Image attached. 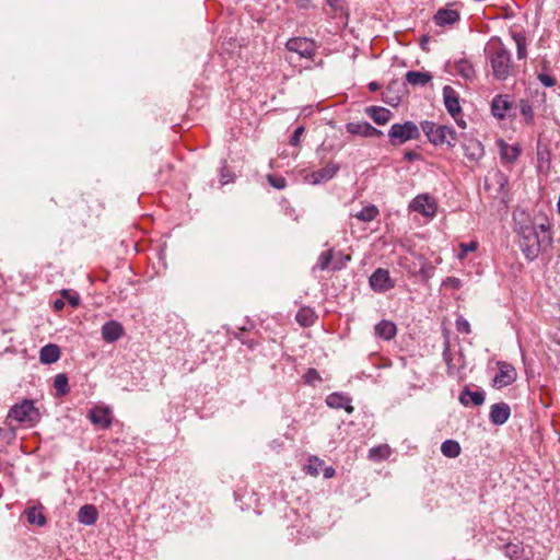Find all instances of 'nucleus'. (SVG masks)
I'll use <instances>...</instances> for the list:
<instances>
[{"instance_id":"f257e3e1","label":"nucleus","mask_w":560,"mask_h":560,"mask_svg":"<svg viewBox=\"0 0 560 560\" xmlns=\"http://www.w3.org/2000/svg\"><path fill=\"white\" fill-rule=\"evenodd\" d=\"M515 231L520 237V248L529 261L535 260L540 253L541 245L550 241L549 228L546 224L518 223Z\"/></svg>"},{"instance_id":"f03ea898","label":"nucleus","mask_w":560,"mask_h":560,"mask_svg":"<svg viewBox=\"0 0 560 560\" xmlns=\"http://www.w3.org/2000/svg\"><path fill=\"white\" fill-rule=\"evenodd\" d=\"M421 129L427 136L429 142L434 145H447V148H454L458 140L454 129L445 125L424 120L421 122Z\"/></svg>"},{"instance_id":"7ed1b4c3","label":"nucleus","mask_w":560,"mask_h":560,"mask_svg":"<svg viewBox=\"0 0 560 560\" xmlns=\"http://www.w3.org/2000/svg\"><path fill=\"white\" fill-rule=\"evenodd\" d=\"M489 58L495 79L501 81L508 79L512 68L510 51L499 43L498 45H492L490 47Z\"/></svg>"},{"instance_id":"20e7f679","label":"nucleus","mask_w":560,"mask_h":560,"mask_svg":"<svg viewBox=\"0 0 560 560\" xmlns=\"http://www.w3.org/2000/svg\"><path fill=\"white\" fill-rule=\"evenodd\" d=\"M8 418L14 419L19 423L34 425L39 422L40 412L32 399H24L22 402L11 407Z\"/></svg>"},{"instance_id":"39448f33","label":"nucleus","mask_w":560,"mask_h":560,"mask_svg":"<svg viewBox=\"0 0 560 560\" xmlns=\"http://www.w3.org/2000/svg\"><path fill=\"white\" fill-rule=\"evenodd\" d=\"M388 137L390 144L400 145L409 140H417L420 137V129L413 121L392 125Z\"/></svg>"},{"instance_id":"423d86ee","label":"nucleus","mask_w":560,"mask_h":560,"mask_svg":"<svg viewBox=\"0 0 560 560\" xmlns=\"http://www.w3.org/2000/svg\"><path fill=\"white\" fill-rule=\"evenodd\" d=\"M285 47L289 51L296 52L300 57L304 58H312L316 49L315 43L305 37L291 38Z\"/></svg>"},{"instance_id":"0eeeda50","label":"nucleus","mask_w":560,"mask_h":560,"mask_svg":"<svg viewBox=\"0 0 560 560\" xmlns=\"http://www.w3.org/2000/svg\"><path fill=\"white\" fill-rule=\"evenodd\" d=\"M462 147H463L465 156L470 162L477 163L485 155L483 145L476 138L466 137L463 135Z\"/></svg>"},{"instance_id":"6e6552de","label":"nucleus","mask_w":560,"mask_h":560,"mask_svg":"<svg viewBox=\"0 0 560 560\" xmlns=\"http://www.w3.org/2000/svg\"><path fill=\"white\" fill-rule=\"evenodd\" d=\"M499 372L493 377V386L502 388L511 385L516 380L515 369L506 362H498Z\"/></svg>"},{"instance_id":"1a4fd4ad","label":"nucleus","mask_w":560,"mask_h":560,"mask_svg":"<svg viewBox=\"0 0 560 560\" xmlns=\"http://www.w3.org/2000/svg\"><path fill=\"white\" fill-rule=\"evenodd\" d=\"M410 208L425 217H433L436 211V203L429 195H419L411 201Z\"/></svg>"},{"instance_id":"9d476101","label":"nucleus","mask_w":560,"mask_h":560,"mask_svg":"<svg viewBox=\"0 0 560 560\" xmlns=\"http://www.w3.org/2000/svg\"><path fill=\"white\" fill-rule=\"evenodd\" d=\"M346 129L351 135H357V136H361L364 138H373V137L383 136V132L381 130L376 129L368 121L348 122L346 125Z\"/></svg>"},{"instance_id":"9b49d317","label":"nucleus","mask_w":560,"mask_h":560,"mask_svg":"<svg viewBox=\"0 0 560 560\" xmlns=\"http://www.w3.org/2000/svg\"><path fill=\"white\" fill-rule=\"evenodd\" d=\"M443 101L448 114L456 119L462 112L457 92L450 85L443 88Z\"/></svg>"},{"instance_id":"f8f14e48","label":"nucleus","mask_w":560,"mask_h":560,"mask_svg":"<svg viewBox=\"0 0 560 560\" xmlns=\"http://www.w3.org/2000/svg\"><path fill=\"white\" fill-rule=\"evenodd\" d=\"M504 555L510 560H530L533 551L528 547H524L521 542H509L503 547Z\"/></svg>"},{"instance_id":"ddd939ff","label":"nucleus","mask_w":560,"mask_h":560,"mask_svg":"<svg viewBox=\"0 0 560 560\" xmlns=\"http://www.w3.org/2000/svg\"><path fill=\"white\" fill-rule=\"evenodd\" d=\"M339 171V165L335 163H329L326 166L312 172L307 175V180L313 185H318L324 182L331 179L337 172Z\"/></svg>"},{"instance_id":"4468645a","label":"nucleus","mask_w":560,"mask_h":560,"mask_svg":"<svg viewBox=\"0 0 560 560\" xmlns=\"http://www.w3.org/2000/svg\"><path fill=\"white\" fill-rule=\"evenodd\" d=\"M370 284L376 291H387L394 287V283L389 277V272L386 269L378 268L370 277Z\"/></svg>"},{"instance_id":"2eb2a0df","label":"nucleus","mask_w":560,"mask_h":560,"mask_svg":"<svg viewBox=\"0 0 560 560\" xmlns=\"http://www.w3.org/2000/svg\"><path fill=\"white\" fill-rule=\"evenodd\" d=\"M89 419L94 425L101 429H108L113 422V416L109 408L95 407L90 410Z\"/></svg>"},{"instance_id":"dca6fc26","label":"nucleus","mask_w":560,"mask_h":560,"mask_svg":"<svg viewBox=\"0 0 560 560\" xmlns=\"http://www.w3.org/2000/svg\"><path fill=\"white\" fill-rule=\"evenodd\" d=\"M511 409L506 402H498L491 406L489 418L495 425L504 424L510 418Z\"/></svg>"},{"instance_id":"f3484780","label":"nucleus","mask_w":560,"mask_h":560,"mask_svg":"<svg viewBox=\"0 0 560 560\" xmlns=\"http://www.w3.org/2000/svg\"><path fill=\"white\" fill-rule=\"evenodd\" d=\"M460 14L458 11L447 8L439 9L433 16V21L439 26L453 25L458 22Z\"/></svg>"},{"instance_id":"a211bd4d","label":"nucleus","mask_w":560,"mask_h":560,"mask_svg":"<svg viewBox=\"0 0 560 560\" xmlns=\"http://www.w3.org/2000/svg\"><path fill=\"white\" fill-rule=\"evenodd\" d=\"M101 332L106 342H115L122 336L124 327L116 320H109L102 326Z\"/></svg>"},{"instance_id":"6ab92c4d","label":"nucleus","mask_w":560,"mask_h":560,"mask_svg":"<svg viewBox=\"0 0 560 560\" xmlns=\"http://www.w3.org/2000/svg\"><path fill=\"white\" fill-rule=\"evenodd\" d=\"M458 399L465 407L470 404L474 406H480L485 402V394L481 390L471 392L468 386H465L460 392Z\"/></svg>"},{"instance_id":"aec40b11","label":"nucleus","mask_w":560,"mask_h":560,"mask_svg":"<svg viewBox=\"0 0 560 560\" xmlns=\"http://www.w3.org/2000/svg\"><path fill=\"white\" fill-rule=\"evenodd\" d=\"M326 404L330 408H343L348 413H351L353 411V407L351 406V399L348 396H345L340 393H332L328 395L326 398Z\"/></svg>"},{"instance_id":"412c9836","label":"nucleus","mask_w":560,"mask_h":560,"mask_svg":"<svg viewBox=\"0 0 560 560\" xmlns=\"http://www.w3.org/2000/svg\"><path fill=\"white\" fill-rule=\"evenodd\" d=\"M365 113L377 125L387 124L393 116L389 109L378 106H370L365 109Z\"/></svg>"},{"instance_id":"4be33fe9","label":"nucleus","mask_w":560,"mask_h":560,"mask_svg":"<svg viewBox=\"0 0 560 560\" xmlns=\"http://www.w3.org/2000/svg\"><path fill=\"white\" fill-rule=\"evenodd\" d=\"M511 104L506 95H497L491 102V113L497 118H504Z\"/></svg>"},{"instance_id":"5701e85b","label":"nucleus","mask_w":560,"mask_h":560,"mask_svg":"<svg viewBox=\"0 0 560 560\" xmlns=\"http://www.w3.org/2000/svg\"><path fill=\"white\" fill-rule=\"evenodd\" d=\"M60 358V349L57 345L48 343L39 351V360L43 364H52Z\"/></svg>"},{"instance_id":"b1692460","label":"nucleus","mask_w":560,"mask_h":560,"mask_svg":"<svg viewBox=\"0 0 560 560\" xmlns=\"http://www.w3.org/2000/svg\"><path fill=\"white\" fill-rule=\"evenodd\" d=\"M97 517L98 512L92 504L83 505L78 512V520L81 524L84 525H93L97 521Z\"/></svg>"},{"instance_id":"393cba45","label":"nucleus","mask_w":560,"mask_h":560,"mask_svg":"<svg viewBox=\"0 0 560 560\" xmlns=\"http://www.w3.org/2000/svg\"><path fill=\"white\" fill-rule=\"evenodd\" d=\"M375 335L384 340H390L396 336V325L390 320H381L375 325Z\"/></svg>"},{"instance_id":"a878e982","label":"nucleus","mask_w":560,"mask_h":560,"mask_svg":"<svg viewBox=\"0 0 560 560\" xmlns=\"http://www.w3.org/2000/svg\"><path fill=\"white\" fill-rule=\"evenodd\" d=\"M406 80L411 85L424 86L432 80V75L429 72L408 71Z\"/></svg>"},{"instance_id":"bb28decb","label":"nucleus","mask_w":560,"mask_h":560,"mask_svg":"<svg viewBox=\"0 0 560 560\" xmlns=\"http://www.w3.org/2000/svg\"><path fill=\"white\" fill-rule=\"evenodd\" d=\"M499 143H500V153H501L502 160H504L509 163L516 161V159L518 158V155L521 153V149H520L518 144L509 147V144L502 140Z\"/></svg>"},{"instance_id":"cd10ccee","label":"nucleus","mask_w":560,"mask_h":560,"mask_svg":"<svg viewBox=\"0 0 560 560\" xmlns=\"http://www.w3.org/2000/svg\"><path fill=\"white\" fill-rule=\"evenodd\" d=\"M460 445L455 440H446L441 445V452L448 458H456L460 454Z\"/></svg>"},{"instance_id":"c85d7f7f","label":"nucleus","mask_w":560,"mask_h":560,"mask_svg":"<svg viewBox=\"0 0 560 560\" xmlns=\"http://www.w3.org/2000/svg\"><path fill=\"white\" fill-rule=\"evenodd\" d=\"M316 318L315 313L310 307H302L295 316L296 322L303 326L308 327L314 324Z\"/></svg>"},{"instance_id":"c756f323","label":"nucleus","mask_w":560,"mask_h":560,"mask_svg":"<svg viewBox=\"0 0 560 560\" xmlns=\"http://www.w3.org/2000/svg\"><path fill=\"white\" fill-rule=\"evenodd\" d=\"M456 72L466 80H471L475 77V69L472 65L466 60L460 59L455 63Z\"/></svg>"},{"instance_id":"7c9ffc66","label":"nucleus","mask_w":560,"mask_h":560,"mask_svg":"<svg viewBox=\"0 0 560 560\" xmlns=\"http://www.w3.org/2000/svg\"><path fill=\"white\" fill-rule=\"evenodd\" d=\"M392 450L387 444H381L369 451V458L373 460H383L390 456Z\"/></svg>"},{"instance_id":"2f4dec72","label":"nucleus","mask_w":560,"mask_h":560,"mask_svg":"<svg viewBox=\"0 0 560 560\" xmlns=\"http://www.w3.org/2000/svg\"><path fill=\"white\" fill-rule=\"evenodd\" d=\"M54 388L56 389V395L59 397L66 396L69 393L68 377L66 374L60 373L55 376Z\"/></svg>"},{"instance_id":"473e14b6","label":"nucleus","mask_w":560,"mask_h":560,"mask_svg":"<svg viewBox=\"0 0 560 560\" xmlns=\"http://www.w3.org/2000/svg\"><path fill=\"white\" fill-rule=\"evenodd\" d=\"M377 214L378 209L374 205H370L357 212L354 217L362 222H371L377 217Z\"/></svg>"},{"instance_id":"72a5a7b5","label":"nucleus","mask_w":560,"mask_h":560,"mask_svg":"<svg viewBox=\"0 0 560 560\" xmlns=\"http://www.w3.org/2000/svg\"><path fill=\"white\" fill-rule=\"evenodd\" d=\"M513 40L517 49V58L523 59L526 57V37L522 33H513Z\"/></svg>"},{"instance_id":"f704fd0d","label":"nucleus","mask_w":560,"mask_h":560,"mask_svg":"<svg viewBox=\"0 0 560 560\" xmlns=\"http://www.w3.org/2000/svg\"><path fill=\"white\" fill-rule=\"evenodd\" d=\"M27 514V521L30 524H36L38 526H43L46 523L45 515L37 510L36 508H31L26 512Z\"/></svg>"},{"instance_id":"c9c22d12","label":"nucleus","mask_w":560,"mask_h":560,"mask_svg":"<svg viewBox=\"0 0 560 560\" xmlns=\"http://www.w3.org/2000/svg\"><path fill=\"white\" fill-rule=\"evenodd\" d=\"M332 249H328L324 253H322L318 257V260L314 267V269H319V270H326L329 268L331 261H332Z\"/></svg>"},{"instance_id":"e433bc0d","label":"nucleus","mask_w":560,"mask_h":560,"mask_svg":"<svg viewBox=\"0 0 560 560\" xmlns=\"http://www.w3.org/2000/svg\"><path fill=\"white\" fill-rule=\"evenodd\" d=\"M322 464H323V462H320L317 457H311L308 459V464L304 466V471L311 476H318V474H319L318 466Z\"/></svg>"},{"instance_id":"4c0bfd02","label":"nucleus","mask_w":560,"mask_h":560,"mask_svg":"<svg viewBox=\"0 0 560 560\" xmlns=\"http://www.w3.org/2000/svg\"><path fill=\"white\" fill-rule=\"evenodd\" d=\"M267 180L272 187L277 189H283L287 186V180L282 176H275L269 174L267 175Z\"/></svg>"},{"instance_id":"58836bf2","label":"nucleus","mask_w":560,"mask_h":560,"mask_svg":"<svg viewBox=\"0 0 560 560\" xmlns=\"http://www.w3.org/2000/svg\"><path fill=\"white\" fill-rule=\"evenodd\" d=\"M460 252L458 253V258L463 259L469 252H474L477 248V242L471 241L469 243H462L459 245Z\"/></svg>"},{"instance_id":"ea45409f","label":"nucleus","mask_w":560,"mask_h":560,"mask_svg":"<svg viewBox=\"0 0 560 560\" xmlns=\"http://www.w3.org/2000/svg\"><path fill=\"white\" fill-rule=\"evenodd\" d=\"M304 380L305 383L314 385L316 382L322 381V377L315 369H308L304 374Z\"/></svg>"},{"instance_id":"a19ab883","label":"nucleus","mask_w":560,"mask_h":560,"mask_svg":"<svg viewBox=\"0 0 560 560\" xmlns=\"http://www.w3.org/2000/svg\"><path fill=\"white\" fill-rule=\"evenodd\" d=\"M326 3L331 8L332 11L336 13L345 14L347 16V13L345 11L343 0H325Z\"/></svg>"},{"instance_id":"79ce46f5","label":"nucleus","mask_w":560,"mask_h":560,"mask_svg":"<svg viewBox=\"0 0 560 560\" xmlns=\"http://www.w3.org/2000/svg\"><path fill=\"white\" fill-rule=\"evenodd\" d=\"M456 329L462 334H470V324L463 317L456 320Z\"/></svg>"},{"instance_id":"37998d69","label":"nucleus","mask_w":560,"mask_h":560,"mask_svg":"<svg viewBox=\"0 0 560 560\" xmlns=\"http://www.w3.org/2000/svg\"><path fill=\"white\" fill-rule=\"evenodd\" d=\"M538 80L541 84H544L547 88H552L557 83L555 78H552L551 75L546 74V73H539Z\"/></svg>"},{"instance_id":"c03bdc74","label":"nucleus","mask_w":560,"mask_h":560,"mask_svg":"<svg viewBox=\"0 0 560 560\" xmlns=\"http://www.w3.org/2000/svg\"><path fill=\"white\" fill-rule=\"evenodd\" d=\"M61 295L62 298L67 299L68 302L72 305V306H77L79 305V302H80V298L77 293H70V291L68 290H62L61 291Z\"/></svg>"},{"instance_id":"a18cd8bd","label":"nucleus","mask_w":560,"mask_h":560,"mask_svg":"<svg viewBox=\"0 0 560 560\" xmlns=\"http://www.w3.org/2000/svg\"><path fill=\"white\" fill-rule=\"evenodd\" d=\"M304 131H305L304 127L303 126H299L294 130V132H293V135H292V137L290 139V144L293 145V147L299 145L300 144L301 136L304 133Z\"/></svg>"},{"instance_id":"49530a36","label":"nucleus","mask_w":560,"mask_h":560,"mask_svg":"<svg viewBox=\"0 0 560 560\" xmlns=\"http://www.w3.org/2000/svg\"><path fill=\"white\" fill-rule=\"evenodd\" d=\"M521 112L528 119H532L534 116L533 109H532L530 105L528 104V102H526V101L521 102Z\"/></svg>"},{"instance_id":"de8ad7c7","label":"nucleus","mask_w":560,"mask_h":560,"mask_svg":"<svg viewBox=\"0 0 560 560\" xmlns=\"http://www.w3.org/2000/svg\"><path fill=\"white\" fill-rule=\"evenodd\" d=\"M419 158H420V155L416 151H407L405 153V160L410 161V162L418 160Z\"/></svg>"},{"instance_id":"09e8293b","label":"nucleus","mask_w":560,"mask_h":560,"mask_svg":"<svg viewBox=\"0 0 560 560\" xmlns=\"http://www.w3.org/2000/svg\"><path fill=\"white\" fill-rule=\"evenodd\" d=\"M232 180V176L230 174H226L224 173V171H222L221 173V177H220V182L222 185H226L229 184L230 182Z\"/></svg>"},{"instance_id":"8fccbe9b","label":"nucleus","mask_w":560,"mask_h":560,"mask_svg":"<svg viewBox=\"0 0 560 560\" xmlns=\"http://www.w3.org/2000/svg\"><path fill=\"white\" fill-rule=\"evenodd\" d=\"M63 306H65V302H63V300H62V299H57V300L54 302V308H55L56 311H60V310H62V308H63Z\"/></svg>"},{"instance_id":"3c124183","label":"nucleus","mask_w":560,"mask_h":560,"mask_svg":"<svg viewBox=\"0 0 560 560\" xmlns=\"http://www.w3.org/2000/svg\"><path fill=\"white\" fill-rule=\"evenodd\" d=\"M335 475V469L332 467H326L324 469V477L331 478Z\"/></svg>"},{"instance_id":"603ef678","label":"nucleus","mask_w":560,"mask_h":560,"mask_svg":"<svg viewBox=\"0 0 560 560\" xmlns=\"http://www.w3.org/2000/svg\"><path fill=\"white\" fill-rule=\"evenodd\" d=\"M368 88L370 91L375 92L381 89V85H380V83L373 81V82L369 83Z\"/></svg>"},{"instance_id":"864d4df0","label":"nucleus","mask_w":560,"mask_h":560,"mask_svg":"<svg viewBox=\"0 0 560 560\" xmlns=\"http://www.w3.org/2000/svg\"><path fill=\"white\" fill-rule=\"evenodd\" d=\"M447 281L454 287V288H458L459 285V280L456 279V278H448Z\"/></svg>"},{"instance_id":"5fc2aeb1","label":"nucleus","mask_w":560,"mask_h":560,"mask_svg":"<svg viewBox=\"0 0 560 560\" xmlns=\"http://www.w3.org/2000/svg\"><path fill=\"white\" fill-rule=\"evenodd\" d=\"M455 121L460 128H466V121L464 119L458 118V116H456Z\"/></svg>"},{"instance_id":"6e6d98bb","label":"nucleus","mask_w":560,"mask_h":560,"mask_svg":"<svg viewBox=\"0 0 560 560\" xmlns=\"http://www.w3.org/2000/svg\"><path fill=\"white\" fill-rule=\"evenodd\" d=\"M395 84V82H393L392 84H389L386 89V94L389 93L393 89V85Z\"/></svg>"},{"instance_id":"4d7b16f0","label":"nucleus","mask_w":560,"mask_h":560,"mask_svg":"<svg viewBox=\"0 0 560 560\" xmlns=\"http://www.w3.org/2000/svg\"><path fill=\"white\" fill-rule=\"evenodd\" d=\"M558 212L560 214V195H559V199H558Z\"/></svg>"},{"instance_id":"13d9d810","label":"nucleus","mask_w":560,"mask_h":560,"mask_svg":"<svg viewBox=\"0 0 560 560\" xmlns=\"http://www.w3.org/2000/svg\"><path fill=\"white\" fill-rule=\"evenodd\" d=\"M341 267L340 266H334L332 269L334 270H337V269H340Z\"/></svg>"}]
</instances>
